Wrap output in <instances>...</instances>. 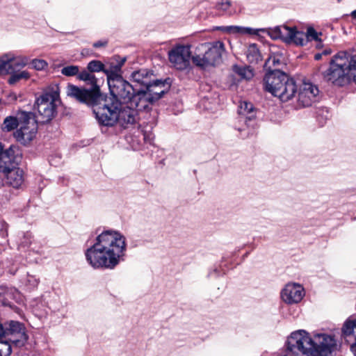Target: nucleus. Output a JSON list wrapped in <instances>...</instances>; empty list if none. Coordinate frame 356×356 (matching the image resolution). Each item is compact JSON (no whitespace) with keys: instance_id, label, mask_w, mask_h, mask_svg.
Wrapping results in <instances>:
<instances>
[{"instance_id":"48","label":"nucleus","mask_w":356,"mask_h":356,"mask_svg":"<svg viewBox=\"0 0 356 356\" xmlns=\"http://www.w3.org/2000/svg\"><path fill=\"white\" fill-rule=\"evenodd\" d=\"M3 186V181L2 177L0 176V188Z\"/></svg>"},{"instance_id":"7","label":"nucleus","mask_w":356,"mask_h":356,"mask_svg":"<svg viewBox=\"0 0 356 356\" xmlns=\"http://www.w3.org/2000/svg\"><path fill=\"white\" fill-rule=\"evenodd\" d=\"M288 349L297 356H316L314 337L302 330L291 334L288 339Z\"/></svg>"},{"instance_id":"24","label":"nucleus","mask_w":356,"mask_h":356,"mask_svg":"<svg viewBox=\"0 0 356 356\" xmlns=\"http://www.w3.org/2000/svg\"><path fill=\"white\" fill-rule=\"evenodd\" d=\"M342 335L347 340L348 338H353L356 341V318H349L345 321L342 327Z\"/></svg>"},{"instance_id":"33","label":"nucleus","mask_w":356,"mask_h":356,"mask_svg":"<svg viewBox=\"0 0 356 356\" xmlns=\"http://www.w3.org/2000/svg\"><path fill=\"white\" fill-rule=\"evenodd\" d=\"M87 69L92 73L99 72H104L105 70L104 65L100 60H93L89 62L87 65Z\"/></svg>"},{"instance_id":"13","label":"nucleus","mask_w":356,"mask_h":356,"mask_svg":"<svg viewBox=\"0 0 356 356\" xmlns=\"http://www.w3.org/2000/svg\"><path fill=\"white\" fill-rule=\"evenodd\" d=\"M305 296L303 286L295 282L286 284L280 293L281 299L287 305L299 303Z\"/></svg>"},{"instance_id":"26","label":"nucleus","mask_w":356,"mask_h":356,"mask_svg":"<svg viewBox=\"0 0 356 356\" xmlns=\"http://www.w3.org/2000/svg\"><path fill=\"white\" fill-rule=\"evenodd\" d=\"M11 63L13 67V72L16 69L25 67L29 63V57L23 55L16 54L10 51Z\"/></svg>"},{"instance_id":"41","label":"nucleus","mask_w":356,"mask_h":356,"mask_svg":"<svg viewBox=\"0 0 356 356\" xmlns=\"http://www.w3.org/2000/svg\"><path fill=\"white\" fill-rule=\"evenodd\" d=\"M113 59L116 61V63L118 65H120V67L122 68V67L123 66V65L124 64V63L126 62L127 60V58L126 57H123V58H121L118 56H116L113 58Z\"/></svg>"},{"instance_id":"30","label":"nucleus","mask_w":356,"mask_h":356,"mask_svg":"<svg viewBox=\"0 0 356 356\" xmlns=\"http://www.w3.org/2000/svg\"><path fill=\"white\" fill-rule=\"evenodd\" d=\"M289 33V26H276L274 29L270 30V35L274 39H282L284 42H285L286 35Z\"/></svg>"},{"instance_id":"16","label":"nucleus","mask_w":356,"mask_h":356,"mask_svg":"<svg viewBox=\"0 0 356 356\" xmlns=\"http://www.w3.org/2000/svg\"><path fill=\"white\" fill-rule=\"evenodd\" d=\"M316 356H327L336 348V339L332 335L324 333L314 335Z\"/></svg>"},{"instance_id":"29","label":"nucleus","mask_w":356,"mask_h":356,"mask_svg":"<svg viewBox=\"0 0 356 356\" xmlns=\"http://www.w3.org/2000/svg\"><path fill=\"white\" fill-rule=\"evenodd\" d=\"M246 56L250 63H257L261 60V55L255 44H251L248 46Z\"/></svg>"},{"instance_id":"18","label":"nucleus","mask_w":356,"mask_h":356,"mask_svg":"<svg viewBox=\"0 0 356 356\" xmlns=\"http://www.w3.org/2000/svg\"><path fill=\"white\" fill-rule=\"evenodd\" d=\"M155 102L152 99L149 92L142 89L137 90L136 94L130 102L131 106L136 110V112L140 111H149L150 106Z\"/></svg>"},{"instance_id":"27","label":"nucleus","mask_w":356,"mask_h":356,"mask_svg":"<svg viewBox=\"0 0 356 356\" xmlns=\"http://www.w3.org/2000/svg\"><path fill=\"white\" fill-rule=\"evenodd\" d=\"M19 114H20V113ZM19 116H20V115H19ZM18 126H20L19 117L8 116L3 120L1 129L6 132H10L16 129Z\"/></svg>"},{"instance_id":"35","label":"nucleus","mask_w":356,"mask_h":356,"mask_svg":"<svg viewBox=\"0 0 356 356\" xmlns=\"http://www.w3.org/2000/svg\"><path fill=\"white\" fill-rule=\"evenodd\" d=\"M79 72V67L78 65H67L62 68L61 74L66 76H77Z\"/></svg>"},{"instance_id":"40","label":"nucleus","mask_w":356,"mask_h":356,"mask_svg":"<svg viewBox=\"0 0 356 356\" xmlns=\"http://www.w3.org/2000/svg\"><path fill=\"white\" fill-rule=\"evenodd\" d=\"M113 59L116 61V63L118 65H120V67L122 68V67L123 66V65L124 64V63L126 62L127 60V58L126 57H123V58H121L118 56H116L113 58Z\"/></svg>"},{"instance_id":"44","label":"nucleus","mask_w":356,"mask_h":356,"mask_svg":"<svg viewBox=\"0 0 356 356\" xmlns=\"http://www.w3.org/2000/svg\"><path fill=\"white\" fill-rule=\"evenodd\" d=\"M106 44V42H103L99 41V42H95L93 46H94V47L98 48L100 47L105 46Z\"/></svg>"},{"instance_id":"20","label":"nucleus","mask_w":356,"mask_h":356,"mask_svg":"<svg viewBox=\"0 0 356 356\" xmlns=\"http://www.w3.org/2000/svg\"><path fill=\"white\" fill-rule=\"evenodd\" d=\"M169 88V86L165 81L161 80H152V82L146 88V91L149 92L152 99L155 102L162 97Z\"/></svg>"},{"instance_id":"49","label":"nucleus","mask_w":356,"mask_h":356,"mask_svg":"<svg viewBox=\"0 0 356 356\" xmlns=\"http://www.w3.org/2000/svg\"><path fill=\"white\" fill-rule=\"evenodd\" d=\"M238 131H241L243 130L244 129H242V128L239 127V128H238Z\"/></svg>"},{"instance_id":"50","label":"nucleus","mask_w":356,"mask_h":356,"mask_svg":"<svg viewBox=\"0 0 356 356\" xmlns=\"http://www.w3.org/2000/svg\"><path fill=\"white\" fill-rule=\"evenodd\" d=\"M337 1H338L339 2H340V1H341V0H337Z\"/></svg>"},{"instance_id":"15","label":"nucleus","mask_w":356,"mask_h":356,"mask_svg":"<svg viewBox=\"0 0 356 356\" xmlns=\"http://www.w3.org/2000/svg\"><path fill=\"white\" fill-rule=\"evenodd\" d=\"M319 99V90L312 83H303L298 92V104L302 107L312 106Z\"/></svg>"},{"instance_id":"5","label":"nucleus","mask_w":356,"mask_h":356,"mask_svg":"<svg viewBox=\"0 0 356 356\" xmlns=\"http://www.w3.org/2000/svg\"><path fill=\"white\" fill-rule=\"evenodd\" d=\"M225 51V44L221 41L200 44L196 47L192 61L194 65L202 68L216 66L222 62Z\"/></svg>"},{"instance_id":"28","label":"nucleus","mask_w":356,"mask_h":356,"mask_svg":"<svg viewBox=\"0 0 356 356\" xmlns=\"http://www.w3.org/2000/svg\"><path fill=\"white\" fill-rule=\"evenodd\" d=\"M13 72L10 53L0 56V74H10Z\"/></svg>"},{"instance_id":"23","label":"nucleus","mask_w":356,"mask_h":356,"mask_svg":"<svg viewBox=\"0 0 356 356\" xmlns=\"http://www.w3.org/2000/svg\"><path fill=\"white\" fill-rule=\"evenodd\" d=\"M216 29L229 34H257L256 30L239 26H222Z\"/></svg>"},{"instance_id":"17","label":"nucleus","mask_w":356,"mask_h":356,"mask_svg":"<svg viewBox=\"0 0 356 356\" xmlns=\"http://www.w3.org/2000/svg\"><path fill=\"white\" fill-rule=\"evenodd\" d=\"M117 104L116 115L118 118L117 124L123 128H127L136 122L137 112L129 104H121L115 102Z\"/></svg>"},{"instance_id":"12","label":"nucleus","mask_w":356,"mask_h":356,"mask_svg":"<svg viewBox=\"0 0 356 356\" xmlns=\"http://www.w3.org/2000/svg\"><path fill=\"white\" fill-rule=\"evenodd\" d=\"M111 86L110 92L116 99L123 101L122 104H130L137 90L128 81L123 80L115 81Z\"/></svg>"},{"instance_id":"21","label":"nucleus","mask_w":356,"mask_h":356,"mask_svg":"<svg viewBox=\"0 0 356 356\" xmlns=\"http://www.w3.org/2000/svg\"><path fill=\"white\" fill-rule=\"evenodd\" d=\"M153 74L146 69H141L131 73V80L145 88L152 82Z\"/></svg>"},{"instance_id":"11","label":"nucleus","mask_w":356,"mask_h":356,"mask_svg":"<svg viewBox=\"0 0 356 356\" xmlns=\"http://www.w3.org/2000/svg\"><path fill=\"white\" fill-rule=\"evenodd\" d=\"M1 337L10 343L20 346L26 341L25 329L22 323L17 321H10L6 328H4L1 323Z\"/></svg>"},{"instance_id":"6","label":"nucleus","mask_w":356,"mask_h":356,"mask_svg":"<svg viewBox=\"0 0 356 356\" xmlns=\"http://www.w3.org/2000/svg\"><path fill=\"white\" fill-rule=\"evenodd\" d=\"M59 102L58 86L54 85L47 88L35 102L38 113L37 120L40 123L51 121L55 116Z\"/></svg>"},{"instance_id":"3","label":"nucleus","mask_w":356,"mask_h":356,"mask_svg":"<svg viewBox=\"0 0 356 356\" xmlns=\"http://www.w3.org/2000/svg\"><path fill=\"white\" fill-rule=\"evenodd\" d=\"M264 89L282 102H288L297 92V86L293 79L280 70H273L264 77Z\"/></svg>"},{"instance_id":"4","label":"nucleus","mask_w":356,"mask_h":356,"mask_svg":"<svg viewBox=\"0 0 356 356\" xmlns=\"http://www.w3.org/2000/svg\"><path fill=\"white\" fill-rule=\"evenodd\" d=\"M77 79L86 81L91 86L90 89L79 88L76 86L69 84L67 86V95L68 97L75 99L80 103L87 105H95L101 98L99 86L95 76L86 70L79 71Z\"/></svg>"},{"instance_id":"37","label":"nucleus","mask_w":356,"mask_h":356,"mask_svg":"<svg viewBox=\"0 0 356 356\" xmlns=\"http://www.w3.org/2000/svg\"><path fill=\"white\" fill-rule=\"evenodd\" d=\"M282 63L281 56L277 55L270 56L266 62V65L270 67H275L274 70H277V67H279Z\"/></svg>"},{"instance_id":"36","label":"nucleus","mask_w":356,"mask_h":356,"mask_svg":"<svg viewBox=\"0 0 356 356\" xmlns=\"http://www.w3.org/2000/svg\"><path fill=\"white\" fill-rule=\"evenodd\" d=\"M232 3L230 0H219L215 4V9L223 13H227L231 8Z\"/></svg>"},{"instance_id":"25","label":"nucleus","mask_w":356,"mask_h":356,"mask_svg":"<svg viewBox=\"0 0 356 356\" xmlns=\"http://www.w3.org/2000/svg\"><path fill=\"white\" fill-rule=\"evenodd\" d=\"M233 71L238 75L241 80H250L254 76V72L250 67L234 65Z\"/></svg>"},{"instance_id":"39","label":"nucleus","mask_w":356,"mask_h":356,"mask_svg":"<svg viewBox=\"0 0 356 356\" xmlns=\"http://www.w3.org/2000/svg\"><path fill=\"white\" fill-rule=\"evenodd\" d=\"M306 35V42L309 40H318V33L315 31V29L312 27H310L307 29Z\"/></svg>"},{"instance_id":"14","label":"nucleus","mask_w":356,"mask_h":356,"mask_svg":"<svg viewBox=\"0 0 356 356\" xmlns=\"http://www.w3.org/2000/svg\"><path fill=\"white\" fill-rule=\"evenodd\" d=\"M6 167L5 170H0L6 175V184L14 188H19L24 181V171L15 167L12 150L10 152V163Z\"/></svg>"},{"instance_id":"46","label":"nucleus","mask_w":356,"mask_h":356,"mask_svg":"<svg viewBox=\"0 0 356 356\" xmlns=\"http://www.w3.org/2000/svg\"><path fill=\"white\" fill-rule=\"evenodd\" d=\"M351 16H352L353 18H356V10H353V11L351 13Z\"/></svg>"},{"instance_id":"19","label":"nucleus","mask_w":356,"mask_h":356,"mask_svg":"<svg viewBox=\"0 0 356 356\" xmlns=\"http://www.w3.org/2000/svg\"><path fill=\"white\" fill-rule=\"evenodd\" d=\"M238 121L244 122L248 127H253L255 118V111L252 103L245 101L241 102L238 106Z\"/></svg>"},{"instance_id":"45","label":"nucleus","mask_w":356,"mask_h":356,"mask_svg":"<svg viewBox=\"0 0 356 356\" xmlns=\"http://www.w3.org/2000/svg\"><path fill=\"white\" fill-rule=\"evenodd\" d=\"M350 350L354 354L355 356H356V340L355 341V343H353L350 346Z\"/></svg>"},{"instance_id":"31","label":"nucleus","mask_w":356,"mask_h":356,"mask_svg":"<svg viewBox=\"0 0 356 356\" xmlns=\"http://www.w3.org/2000/svg\"><path fill=\"white\" fill-rule=\"evenodd\" d=\"M11 75L8 79V83L13 85L22 79L27 80L31 77L30 73L26 71H21L19 72H15V71L10 73Z\"/></svg>"},{"instance_id":"10","label":"nucleus","mask_w":356,"mask_h":356,"mask_svg":"<svg viewBox=\"0 0 356 356\" xmlns=\"http://www.w3.org/2000/svg\"><path fill=\"white\" fill-rule=\"evenodd\" d=\"M168 60L171 65L179 70H184L190 65L192 60L191 47L189 45L178 44L168 51Z\"/></svg>"},{"instance_id":"9","label":"nucleus","mask_w":356,"mask_h":356,"mask_svg":"<svg viewBox=\"0 0 356 356\" xmlns=\"http://www.w3.org/2000/svg\"><path fill=\"white\" fill-rule=\"evenodd\" d=\"M99 100L95 105H90L93 107V113L99 124L106 127H113L117 124L116 103L102 104H99Z\"/></svg>"},{"instance_id":"43","label":"nucleus","mask_w":356,"mask_h":356,"mask_svg":"<svg viewBox=\"0 0 356 356\" xmlns=\"http://www.w3.org/2000/svg\"><path fill=\"white\" fill-rule=\"evenodd\" d=\"M291 351L287 348V350H282L277 353V356H291Z\"/></svg>"},{"instance_id":"34","label":"nucleus","mask_w":356,"mask_h":356,"mask_svg":"<svg viewBox=\"0 0 356 356\" xmlns=\"http://www.w3.org/2000/svg\"><path fill=\"white\" fill-rule=\"evenodd\" d=\"M104 73L107 76V82L109 87V89L111 88V86L113 85V83H115V81L118 80H123V78L120 75V74L117 73L115 72H113L111 70H109L108 69L105 68V70Z\"/></svg>"},{"instance_id":"47","label":"nucleus","mask_w":356,"mask_h":356,"mask_svg":"<svg viewBox=\"0 0 356 356\" xmlns=\"http://www.w3.org/2000/svg\"><path fill=\"white\" fill-rule=\"evenodd\" d=\"M321 54H316V55H315V59H316V60H318V59H320V58H321Z\"/></svg>"},{"instance_id":"2","label":"nucleus","mask_w":356,"mask_h":356,"mask_svg":"<svg viewBox=\"0 0 356 356\" xmlns=\"http://www.w3.org/2000/svg\"><path fill=\"white\" fill-rule=\"evenodd\" d=\"M323 78L339 86L350 80L356 83V54L350 56L346 51L335 54L330 62V67L323 73Z\"/></svg>"},{"instance_id":"22","label":"nucleus","mask_w":356,"mask_h":356,"mask_svg":"<svg viewBox=\"0 0 356 356\" xmlns=\"http://www.w3.org/2000/svg\"><path fill=\"white\" fill-rule=\"evenodd\" d=\"M285 42L303 46L306 43L305 33L298 31L295 27L289 26V33H287L286 35Z\"/></svg>"},{"instance_id":"8","label":"nucleus","mask_w":356,"mask_h":356,"mask_svg":"<svg viewBox=\"0 0 356 356\" xmlns=\"http://www.w3.org/2000/svg\"><path fill=\"white\" fill-rule=\"evenodd\" d=\"M19 115L20 126L14 133V137L18 143L26 145L35 138L38 126L31 113L22 111Z\"/></svg>"},{"instance_id":"42","label":"nucleus","mask_w":356,"mask_h":356,"mask_svg":"<svg viewBox=\"0 0 356 356\" xmlns=\"http://www.w3.org/2000/svg\"><path fill=\"white\" fill-rule=\"evenodd\" d=\"M109 70H111L113 72H115L117 73L120 74L121 72V67L120 65H118L117 63L113 65V63L111 65L109 68H107Z\"/></svg>"},{"instance_id":"32","label":"nucleus","mask_w":356,"mask_h":356,"mask_svg":"<svg viewBox=\"0 0 356 356\" xmlns=\"http://www.w3.org/2000/svg\"><path fill=\"white\" fill-rule=\"evenodd\" d=\"M10 149L3 150L0 143V170L8 168L6 166L10 163Z\"/></svg>"},{"instance_id":"1","label":"nucleus","mask_w":356,"mask_h":356,"mask_svg":"<svg viewBox=\"0 0 356 356\" xmlns=\"http://www.w3.org/2000/svg\"><path fill=\"white\" fill-rule=\"evenodd\" d=\"M127 250L125 236L115 230L99 234L95 243L85 252L87 262L94 269H114L124 259Z\"/></svg>"},{"instance_id":"38","label":"nucleus","mask_w":356,"mask_h":356,"mask_svg":"<svg viewBox=\"0 0 356 356\" xmlns=\"http://www.w3.org/2000/svg\"><path fill=\"white\" fill-rule=\"evenodd\" d=\"M31 67L36 70H42L45 69L48 64L42 59H33L31 61Z\"/></svg>"}]
</instances>
